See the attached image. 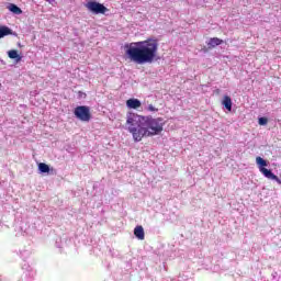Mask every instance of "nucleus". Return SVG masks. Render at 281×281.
Returning a JSON list of instances; mask_svg holds the SVG:
<instances>
[{
	"instance_id": "obj_1",
	"label": "nucleus",
	"mask_w": 281,
	"mask_h": 281,
	"mask_svg": "<svg viewBox=\"0 0 281 281\" xmlns=\"http://www.w3.org/2000/svg\"><path fill=\"white\" fill-rule=\"evenodd\" d=\"M128 132L134 142H142L144 137H155L164 133L166 121L162 117L142 116L136 113H130L126 117Z\"/></svg>"
},
{
	"instance_id": "obj_2",
	"label": "nucleus",
	"mask_w": 281,
	"mask_h": 281,
	"mask_svg": "<svg viewBox=\"0 0 281 281\" xmlns=\"http://www.w3.org/2000/svg\"><path fill=\"white\" fill-rule=\"evenodd\" d=\"M125 56L136 65H146L154 63L159 52V42L155 38H148L140 42H133L125 45Z\"/></svg>"
},
{
	"instance_id": "obj_3",
	"label": "nucleus",
	"mask_w": 281,
	"mask_h": 281,
	"mask_svg": "<svg viewBox=\"0 0 281 281\" xmlns=\"http://www.w3.org/2000/svg\"><path fill=\"white\" fill-rule=\"evenodd\" d=\"M256 164L259 167V172L266 177V179H271L272 181H277L279 186H281V180L276 176L271 170L265 168L267 166V160H265L262 157L258 156L256 158Z\"/></svg>"
},
{
	"instance_id": "obj_4",
	"label": "nucleus",
	"mask_w": 281,
	"mask_h": 281,
	"mask_svg": "<svg viewBox=\"0 0 281 281\" xmlns=\"http://www.w3.org/2000/svg\"><path fill=\"white\" fill-rule=\"evenodd\" d=\"M74 114L80 122H91V109L87 105H78L75 108Z\"/></svg>"
},
{
	"instance_id": "obj_5",
	"label": "nucleus",
	"mask_w": 281,
	"mask_h": 281,
	"mask_svg": "<svg viewBox=\"0 0 281 281\" xmlns=\"http://www.w3.org/2000/svg\"><path fill=\"white\" fill-rule=\"evenodd\" d=\"M86 8L90 12H93V14H106V12H109V9L104 7V4L95 1H89Z\"/></svg>"
},
{
	"instance_id": "obj_6",
	"label": "nucleus",
	"mask_w": 281,
	"mask_h": 281,
	"mask_svg": "<svg viewBox=\"0 0 281 281\" xmlns=\"http://www.w3.org/2000/svg\"><path fill=\"white\" fill-rule=\"evenodd\" d=\"M218 45H223V40L218 37H211L207 42L209 49H214V47H218Z\"/></svg>"
},
{
	"instance_id": "obj_7",
	"label": "nucleus",
	"mask_w": 281,
	"mask_h": 281,
	"mask_svg": "<svg viewBox=\"0 0 281 281\" xmlns=\"http://www.w3.org/2000/svg\"><path fill=\"white\" fill-rule=\"evenodd\" d=\"M134 236L138 238V240H144L146 238V234L144 233V226L139 225L134 228Z\"/></svg>"
},
{
	"instance_id": "obj_8",
	"label": "nucleus",
	"mask_w": 281,
	"mask_h": 281,
	"mask_svg": "<svg viewBox=\"0 0 281 281\" xmlns=\"http://www.w3.org/2000/svg\"><path fill=\"white\" fill-rule=\"evenodd\" d=\"M126 106L128 109H139V106H142V101H139L138 99H128L126 101Z\"/></svg>"
},
{
	"instance_id": "obj_9",
	"label": "nucleus",
	"mask_w": 281,
	"mask_h": 281,
	"mask_svg": "<svg viewBox=\"0 0 281 281\" xmlns=\"http://www.w3.org/2000/svg\"><path fill=\"white\" fill-rule=\"evenodd\" d=\"M222 104L223 106H225L226 110L232 111V97L224 95Z\"/></svg>"
},
{
	"instance_id": "obj_10",
	"label": "nucleus",
	"mask_w": 281,
	"mask_h": 281,
	"mask_svg": "<svg viewBox=\"0 0 281 281\" xmlns=\"http://www.w3.org/2000/svg\"><path fill=\"white\" fill-rule=\"evenodd\" d=\"M12 34V30L8 26H0V38H3V36H10Z\"/></svg>"
},
{
	"instance_id": "obj_11",
	"label": "nucleus",
	"mask_w": 281,
	"mask_h": 281,
	"mask_svg": "<svg viewBox=\"0 0 281 281\" xmlns=\"http://www.w3.org/2000/svg\"><path fill=\"white\" fill-rule=\"evenodd\" d=\"M9 10L10 12H13V14H23V10H21L16 4H10Z\"/></svg>"
},
{
	"instance_id": "obj_12",
	"label": "nucleus",
	"mask_w": 281,
	"mask_h": 281,
	"mask_svg": "<svg viewBox=\"0 0 281 281\" xmlns=\"http://www.w3.org/2000/svg\"><path fill=\"white\" fill-rule=\"evenodd\" d=\"M8 56L9 58H11L12 60L16 59L18 60H21V57L19 56V52L14 50V49H11L8 52Z\"/></svg>"
},
{
	"instance_id": "obj_13",
	"label": "nucleus",
	"mask_w": 281,
	"mask_h": 281,
	"mask_svg": "<svg viewBox=\"0 0 281 281\" xmlns=\"http://www.w3.org/2000/svg\"><path fill=\"white\" fill-rule=\"evenodd\" d=\"M38 170L42 172H49V165H47L45 162H40Z\"/></svg>"
},
{
	"instance_id": "obj_14",
	"label": "nucleus",
	"mask_w": 281,
	"mask_h": 281,
	"mask_svg": "<svg viewBox=\"0 0 281 281\" xmlns=\"http://www.w3.org/2000/svg\"><path fill=\"white\" fill-rule=\"evenodd\" d=\"M269 119L268 117H259V125L260 126H266L268 124Z\"/></svg>"
},
{
	"instance_id": "obj_15",
	"label": "nucleus",
	"mask_w": 281,
	"mask_h": 281,
	"mask_svg": "<svg viewBox=\"0 0 281 281\" xmlns=\"http://www.w3.org/2000/svg\"><path fill=\"white\" fill-rule=\"evenodd\" d=\"M147 111H150L151 113H157V111H159V109L155 108V105L149 104L147 108Z\"/></svg>"
},
{
	"instance_id": "obj_16",
	"label": "nucleus",
	"mask_w": 281,
	"mask_h": 281,
	"mask_svg": "<svg viewBox=\"0 0 281 281\" xmlns=\"http://www.w3.org/2000/svg\"><path fill=\"white\" fill-rule=\"evenodd\" d=\"M48 3H54L56 0H47Z\"/></svg>"
}]
</instances>
